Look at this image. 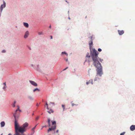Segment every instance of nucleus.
Listing matches in <instances>:
<instances>
[{"label":"nucleus","mask_w":135,"mask_h":135,"mask_svg":"<svg viewBox=\"0 0 135 135\" xmlns=\"http://www.w3.org/2000/svg\"><path fill=\"white\" fill-rule=\"evenodd\" d=\"M98 52L95 49L92 50L91 57L93 61V64L97 69V74L101 76L103 74V73L102 66L98 60Z\"/></svg>","instance_id":"1"},{"label":"nucleus","mask_w":135,"mask_h":135,"mask_svg":"<svg viewBox=\"0 0 135 135\" xmlns=\"http://www.w3.org/2000/svg\"><path fill=\"white\" fill-rule=\"evenodd\" d=\"M14 117L15 119V126L16 127V129L18 130L20 133L22 134L27 130V128L28 126V124L27 122H25L23 124L22 126H20L16 119V114H14Z\"/></svg>","instance_id":"2"},{"label":"nucleus","mask_w":135,"mask_h":135,"mask_svg":"<svg viewBox=\"0 0 135 135\" xmlns=\"http://www.w3.org/2000/svg\"><path fill=\"white\" fill-rule=\"evenodd\" d=\"M90 41L89 42V43L90 47H91L93 45V40L92 37L91 36L90 37Z\"/></svg>","instance_id":"3"},{"label":"nucleus","mask_w":135,"mask_h":135,"mask_svg":"<svg viewBox=\"0 0 135 135\" xmlns=\"http://www.w3.org/2000/svg\"><path fill=\"white\" fill-rule=\"evenodd\" d=\"M15 134L14 135H24L23 134H20L19 133V132L18 130H17L16 129V127H15Z\"/></svg>","instance_id":"4"},{"label":"nucleus","mask_w":135,"mask_h":135,"mask_svg":"<svg viewBox=\"0 0 135 135\" xmlns=\"http://www.w3.org/2000/svg\"><path fill=\"white\" fill-rule=\"evenodd\" d=\"M6 7V3L4 1H3V4H2L1 7V9L2 11L3 9L4 8Z\"/></svg>","instance_id":"5"},{"label":"nucleus","mask_w":135,"mask_h":135,"mask_svg":"<svg viewBox=\"0 0 135 135\" xmlns=\"http://www.w3.org/2000/svg\"><path fill=\"white\" fill-rule=\"evenodd\" d=\"M56 126H54L52 127V128H49L48 130V132H49V131H51L52 130H54L55 129H56Z\"/></svg>","instance_id":"6"},{"label":"nucleus","mask_w":135,"mask_h":135,"mask_svg":"<svg viewBox=\"0 0 135 135\" xmlns=\"http://www.w3.org/2000/svg\"><path fill=\"white\" fill-rule=\"evenodd\" d=\"M118 34L120 35H122L124 33V31L123 30H118Z\"/></svg>","instance_id":"7"},{"label":"nucleus","mask_w":135,"mask_h":135,"mask_svg":"<svg viewBox=\"0 0 135 135\" xmlns=\"http://www.w3.org/2000/svg\"><path fill=\"white\" fill-rule=\"evenodd\" d=\"M30 83L33 85L35 86H37V84L34 81H30Z\"/></svg>","instance_id":"8"},{"label":"nucleus","mask_w":135,"mask_h":135,"mask_svg":"<svg viewBox=\"0 0 135 135\" xmlns=\"http://www.w3.org/2000/svg\"><path fill=\"white\" fill-rule=\"evenodd\" d=\"M130 129L132 131H133L135 130V125H132L130 127Z\"/></svg>","instance_id":"9"},{"label":"nucleus","mask_w":135,"mask_h":135,"mask_svg":"<svg viewBox=\"0 0 135 135\" xmlns=\"http://www.w3.org/2000/svg\"><path fill=\"white\" fill-rule=\"evenodd\" d=\"M29 35V33L28 31H27L25 33V34L24 36V37L25 38H27L28 36Z\"/></svg>","instance_id":"10"},{"label":"nucleus","mask_w":135,"mask_h":135,"mask_svg":"<svg viewBox=\"0 0 135 135\" xmlns=\"http://www.w3.org/2000/svg\"><path fill=\"white\" fill-rule=\"evenodd\" d=\"M17 109L16 110L15 113L13 114H16V119H17L18 118V117L16 116V112L18 110H19V106L18 105L17 106Z\"/></svg>","instance_id":"11"},{"label":"nucleus","mask_w":135,"mask_h":135,"mask_svg":"<svg viewBox=\"0 0 135 135\" xmlns=\"http://www.w3.org/2000/svg\"><path fill=\"white\" fill-rule=\"evenodd\" d=\"M1 127H3L5 126V123L4 122H2L1 123Z\"/></svg>","instance_id":"12"},{"label":"nucleus","mask_w":135,"mask_h":135,"mask_svg":"<svg viewBox=\"0 0 135 135\" xmlns=\"http://www.w3.org/2000/svg\"><path fill=\"white\" fill-rule=\"evenodd\" d=\"M24 25L26 27H28V23H23Z\"/></svg>","instance_id":"13"},{"label":"nucleus","mask_w":135,"mask_h":135,"mask_svg":"<svg viewBox=\"0 0 135 135\" xmlns=\"http://www.w3.org/2000/svg\"><path fill=\"white\" fill-rule=\"evenodd\" d=\"M48 123L49 124V126L50 127L51 126L50 125V120L49 118L48 119Z\"/></svg>","instance_id":"14"},{"label":"nucleus","mask_w":135,"mask_h":135,"mask_svg":"<svg viewBox=\"0 0 135 135\" xmlns=\"http://www.w3.org/2000/svg\"><path fill=\"white\" fill-rule=\"evenodd\" d=\"M47 112L49 114H50L51 113L53 112V111L51 109H50L49 110L47 111Z\"/></svg>","instance_id":"15"},{"label":"nucleus","mask_w":135,"mask_h":135,"mask_svg":"<svg viewBox=\"0 0 135 135\" xmlns=\"http://www.w3.org/2000/svg\"><path fill=\"white\" fill-rule=\"evenodd\" d=\"M51 122L52 123V125H54V126H56V122L55 121H52Z\"/></svg>","instance_id":"16"},{"label":"nucleus","mask_w":135,"mask_h":135,"mask_svg":"<svg viewBox=\"0 0 135 135\" xmlns=\"http://www.w3.org/2000/svg\"><path fill=\"white\" fill-rule=\"evenodd\" d=\"M40 91V90L36 88V89H35L33 90V91L34 92L35 91Z\"/></svg>","instance_id":"17"},{"label":"nucleus","mask_w":135,"mask_h":135,"mask_svg":"<svg viewBox=\"0 0 135 135\" xmlns=\"http://www.w3.org/2000/svg\"><path fill=\"white\" fill-rule=\"evenodd\" d=\"M89 55V53H88L86 54V57H88L89 58L90 57V56Z\"/></svg>","instance_id":"18"},{"label":"nucleus","mask_w":135,"mask_h":135,"mask_svg":"<svg viewBox=\"0 0 135 135\" xmlns=\"http://www.w3.org/2000/svg\"><path fill=\"white\" fill-rule=\"evenodd\" d=\"M89 82H90V83H91V84H93V80L92 79H91L90 80Z\"/></svg>","instance_id":"19"},{"label":"nucleus","mask_w":135,"mask_h":135,"mask_svg":"<svg viewBox=\"0 0 135 135\" xmlns=\"http://www.w3.org/2000/svg\"><path fill=\"white\" fill-rule=\"evenodd\" d=\"M28 98L29 99H31V100H33V98L31 96H29L28 97Z\"/></svg>","instance_id":"20"},{"label":"nucleus","mask_w":135,"mask_h":135,"mask_svg":"<svg viewBox=\"0 0 135 135\" xmlns=\"http://www.w3.org/2000/svg\"><path fill=\"white\" fill-rule=\"evenodd\" d=\"M97 78H98V77L97 75L96 76L95 78L94 79V81H96L97 80Z\"/></svg>","instance_id":"21"},{"label":"nucleus","mask_w":135,"mask_h":135,"mask_svg":"<svg viewBox=\"0 0 135 135\" xmlns=\"http://www.w3.org/2000/svg\"><path fill=\"white\" fill-rule=\"evenodd\" d=\"M62 107L63 108V110L64 111L65 110V106L64 105H62Z\"/></svg>","instance_id":"22"},{"label":"nucleus","mask_w":135,"mask_h":135,"mask_svg":"<svg viewBox=\"0 0 135 135\" xmlns=\"http://www.w3.org/2000/svg\"><path fill=\"white\" fill-rule=\"evenodd\" d=\"M62 54H65V55H66L67 56H68V54L67 53H66L65 52H62Z\"/></svg>","instance_id":"23"},{"label":"nucleus","mask_w":135,"mask_h":135,"mask_svg":"<svg viewBox=\"0 0 135 135\" xmlns=\"http://www.w3.org/2000/svg\"><path fill=\"white\" fill-rule=\"evenodd\" d=\"M38 34L39 35L42 34V32H39L38 33Z\"/></svg>","instance_id":"24"},{"label":"nucleus","mask_w":135,"mask_h":135,"mask_svg":"<svg viewBox=\"0 0 135 135\" xmlns=\"http://www.w3.org/2000/svg\"><path fill=\"white\" fill-rule=\"evenodd\" d=\"M98 50L99 52H100L102 51V49L100 48H99L98 49Z\"/></svg>","instance_id":"25"},{"label":"nucleus","mask_w":135,"mask_h":135,"mask_svg":"<svg viewBox=\"0 0 135 135\" xmlns=\"http://www.w3.org/2000/svg\"><path fill=\"white\" fill-rule=\"evenodd\" d=\"M46 107H47V109H49V108H48V104H47V103H46Z\"/></svg>","instance_id":"26"},{"label":"nucleus","mask_w":135,"mask_h":135,"mask_svg":"<svg viewBox=\"0 0 135 135\" xmlns=\"http://www.w3.org/2000/svg\"><path fill=\"white\" fill-rule=\"evenodd\" d=\"M125 133V132H123L121 133L120 134V135H124Z\"/></svg>","instance_id":"27"},{"label":"nucleus","mask_w":135,"mask_h":135,"mask_svg":"<svg viewBox=\"0 0 135 135\" xmlns=\"http://www.w3.org/2000/svg\"><path fill=\"white\" fill-rule=\"evenodd\" d=\"M71 105L72 106H74V105H76L75 104H74V103H71Z\"/></svg>","instance_id":"28"},{"label":"nucleus","mask_w":135,"mask_h":135,"mask_svg":"<svg viewBox=\"0 0 135 135\" xmlns=\"http://www.w3.org/2000/svg\"><path fill=\"white\" fill-rule=\"evenodd\" d=\"M89 83H90V82L89 81L86 83V84L87 85H88Z\"/></svg>","instance_id":"29"},{"label":"nucleus","mask_w":135,"mask_h":135,"mask_svg":"<svg viewBox=\"0 0 135 135\" xmlns=\"http://www.w3.org/2000/svg\"><path fill=\"white\" fill-rule=\"evenodd\" d=\"M39 117H37L36 118V120H38V119H39Z\"/></svg>","instance_id":"30"},{"label":"nucleus","mask_w":135,"mask_h":135,"mask_svg":"<svg viewBox=\"0 0 135 135\" xmlns=\"http://www.w3.org/2000/svg\"><path fill=\"white\" fill-rule=\"evenodd\" d=\"M6 52V51L5 50H3L2 51V52L3 53H4V52Z\"/></svg>","instance_id":"31"},{"label":"nucleus","mask_w":135,"mask_h":135,"mask_svg":"<svg viewBox=\"0 0 135 135\" xmlns=\"http://www.w3.org/2000/svg\"><path fill=\"white\" fill-rule=\"evenodd\" d=\"M36 126L35 127H33L32 129V130L33 131H34V129L35 128V127H36Z\"/></svg>","instance_id":"32"},{"label":"nucleus","mask_w":135,"mask_h":135,"mask_svg":"<svg viewBox=\"0 0 135 135\" xmlns=\"http://www.w3.org/2000/svg\"><path fill=\"white\" fill-rule=\"evenodd\" d=\"M68 68V67H66V68L65 69L63 70H66V69H67Z\"/></svg>","instance_id":"33"},{"label":"nucleus","mask_w":135,"mask_h":135,"mask_svg":"<svg viewBox=\"0 0 135 135\" xmlns=\"http://www.w3.org/2000/svg\"><path fill=\"white\" fill-rule=\"evenodd\" d=\"M59 132V130H57L56 131V132L57 133H58Z\"/></svg>","instance_id":"34"},{"label":"nucleus","mask_w":135,"mask_h":135,"mask_svg":"<svg viewBox=\"0 0 135 135\" xmlns=\"http://www.w3.org/2000/svg\"><path fill=\"white\" fill-rule=\"evenodd\" d=\"M13 107H15V104H13Z\"/></svg>","instance_id":"35"},{"label":"nucleus","mask_w":135,"mask_h":135,"mask_svg":"<svg viewBox=\"0 0 135 135\" xmlns=\"http://www.w3.org/2000/svg\"><path fill=\"white\" fill-rule=\"evenodd\" d=\"M51 39H52V36H50Z\"/></svg>","instance_id":"36"},{"label":"nucleus","mask_w":135,"mask_h":135,"mask_svg":"<svg viewBox=\"0 0 135 135\" xmlns=\"http://www.w3.org/2000/svg\"><path fill=\"white\" fill-rule=\"evenodd\" d=\"M16 103V101H15L14 102V104H15Z\"/></svg>","instance_id":"37"},{"label":"nucleus","mask_w":135,"mask_h":135,"mask_svg":"<svg viewBox=\"0 0 135 135\" xmlns=\"http://www.w3.org/2000/svg\"><path fill=\"white\" fill-rule=\"evenodd\" d=\"M5 88H5V87H3V89H4H4H5Z\"/></svg>","instance_id":"38"},{"label":"nucleus","mask_w":135,"mask_h":135,"mask_svg":"<svg viewBox=\"0 0 135 135\" xmlns=\"http://www.w3.org/2000/svg\"><path fill=\"white\" fill-rule=\"evenodd\" d=\"M100 60L101 62H102V61H103V60H102L101 59H100Z\"/></svg>","instance_id":"39"},{"label":"nucleus","mask_w":135,"mask_h":135,"mask_svg":"<svg viewBox=\"0 0 135 135\" xmlns=\"http://www.w3.org/2000/svg\"><path fill=\"white\" fill-rule=\"evenodd\" d=\"M3 84H4V85L5 86H6V83H3Z\"/></svg>","instance_id":"40"},{"label":"nucleus","mask_w":135,"mask_h":135,"mask_svg":"<svg viewBox=\"0 0 135 135\" xmlns=\"http://www.w3.org/2000/svg\"><path fill=\"white\" fill-rule=\"evenodd\" d=\"M8 135H12L11 134V133H9L8 134Z\"/></svg>","instance_id":"41"},{"label":"nucleus","mask_w":135,"mask_h":135,"mask_svg":"<svg viewBox=\"0 0 135 135\" xmlns=\"http://www.w3.org/2000/svg\"><path fill=\"white\" fill-rule=\"evenodd\" d=\"M36 106H38V105L37 103L36 104Z\"/></svg>","instance_id":"42"},{"label":"nucleus","mask_w":135,"mask_h":135,"mask_svg":"<svg viewBox=\"0 0 135 135\" xmlns=\"http://www.w3.org/2000/svg\"><path fill=\"white\" fill-rule=\"evenodd\" d=\"M19 110L20 112H21V110L20 109H19V110Z\"/></svg>","instance_id":"43"},{"label":"nucleus","mask_w":135,"mask_h":135,"mask_svg":"<svg viewBox=\"0 0 135 135\" xmlns=\"http://www.w3.org/2000/svg\"><path fill=\"white\" fill-rule=\"evenodd\" d=\"M51 25H50V26H49V27H50V28H51Z\"/></svg>","instance_id":"44"},{"label":"nucleus","mask_w":135,"mask_h":135,"mask_svg":"<svg viewBox=\"0 0 135 135\" xmlns=\"http://www.w3.org/2000/svg\"><path fill=\"white\" fill-rule=\"evenodd\" d=\"M1 135H3L2 134H1Z\"/></svg>","instance_id":"45"}]
</instances>
